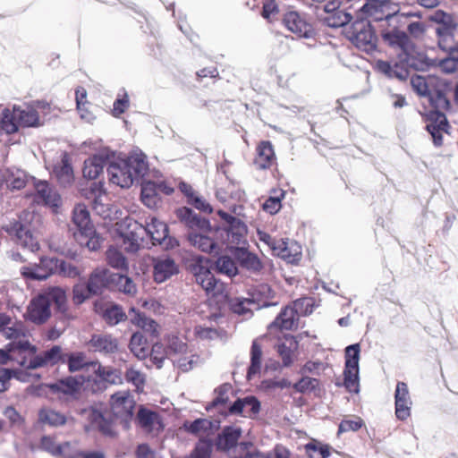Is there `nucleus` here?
<instances>
[{
  "label": "nucleus",
  "instance_id": "obj_1",
  "mask_svg": "<svg viewBox=\"0 0 458 458\" xmlns=\"http://www.w3.org/2000/svg\"><path fill=\"white\" fill-rule=\"evenodd\" d=\"M383 41L396 51L394 62L377 61V68L390 79L400 81L407 80L410 69L425 71L429 60L425 53L420 51L406 32L394 29L382 32Z\"/></svg>",
  "mask_w": 458,
  "mask_h": 458
},
{
  "label": "nucleus",
  "instance_id": "obj_2",
  "mask_svg": "<svg viewBox=\"0 0 458 458\" xmlns=\"http://www.w3.org/2000/svg\"><path fill=\"white\" fill-rule=\"evenodd\" d=\"M451 82L440 79L436 81L428 98L435 110L427 114L426 129L432 136L434 144L441 146L443 143V133L447 132L449 123L445 112L451 109L449 94Z\"/></svg>",
  "mask_w": 458,
  "mask_h": 458
},
{
  "label": "nucleus",
  "instance_id": "obj_3",
  "mask_svg": "<svg viewBox=\"0 0 458 458\" xmlns=\"http://www.w3.org/2000/svg\"><path fill=\"white\" fill-rule=\"evenodd\" d=\"M59 362L66 363L68 370L72 373L80 370L92 372L91 363L97 360L89 361L86 353L83 352H74L65 353L59 345H54L50 349L40 352L29 360H22L21 365L30 369L55 366Z\"/></svg>",
  "mask_w": 458,
  "mask_h": 458
},
{
  "label": "nucleus",
  "instance_id": "obj_4",
  "mask_svg": "<svg viewBox=\"0 0 458 458\" xmlns=\"http://www.w3.org/2000/svg\"><path fill=\"white\" fill-rule=\"evenodd\" d=\"M52 303L59 311H65L66 294L63 288L49 287L34 297L27 307L26 318L37 325L46 323L51 317Z\"/></svg>",
  "mask_w": 458,
  "mask_h": 458
},
{
  "label": "nucleus",
  "instance_id": "obj_5",
  "mask_svg": "<svg viewBox=\"0 0 458 458\" xmlns=\"http://www.w3.org/2000/svg\"><path fill=\"white\" fill-rule=\"evenodd\" d=\"M143 159L122 157L112 153L106 168L109 182L121 188H129L137 180L142 168Z\"/></svg>",
  "mask_w": 458,
  "mask_h": 458
},
{
  "label": "nucleus",
  "instance_id": "obj_6",
  "mask_svg": "<svg viewBox=\"0 0 458 458\" xmlns=\"http://www.w3.org/2000/svg\"><path fill=\"white\" fill-rule=\"evenodd\" d=\"M47 106L48 104L38 101L35 106L22 107L14 105L12 110L4 108L1 114V127L7 134L16 132L19 126L38 127L42 123L37 109Z\"/></svg>",
  "mask_w": 458,
  "mask_h": 458
},
{
  "label": "nucleus",
  "instance_id": "obj_7",
  "mask_svg": "<svg viewBox=\"0 0 458 458\" xmlns=\"http://www.w3.org/2000/svg\"><path fill=\"white\" fill-rule=\"evenodd\" d=\"M188 270L193 276L208 296L224 297L226 295V285L216 279L208 267V259L200 255H194L189 260Z\"/></svg>",
  "mask_w": 458,
  "mask_h": 458
},
{
  "label": "nucleus",
  "instance_id": "obj_8",
  "mask_svg": "<svg viewBox=\"0 0 458 458\" xmlns=\"http://www.w3.org/2000/svg\"><path fill=\"white\" fill-rule=\"evenodd\" d=\"M72 223L76 227L73 236L76 242L89 250H97L100 248L101 239L96 233L90 221L89 212L85 205H77L72 212Z\"/></svg>",
  "mask_w": 458,
  "mask_h": 458
},
{
  "label": "nucleus",
  "instance_id": "obj_9",
  "mask_svg": "<svg viewBox=\"0 0 458 458\" xmlns=\"http://www.w3.org/2000/svg\"><path fill=\"white\" fill-rule=\"evenodd\" d=\"M2 334L6 339L11 340L8 344L10 352L17 351L19 353H22L27 352L30 355L29 359L24 357L23 360H29L38 354L36 353V347L31 345L27 338L28 330L22 322L13 320L10 317V323L4 327Z\"/></svg>",
  "mask_w": 458,
  "mask_h": 458
},
{
  "label": "nucleus",
  "instance_id": "obj_10",
  "mask_svg": "<svg viewBox=\"0 0 458 458\" xmlns=\"http://www.w3.org/2000/svg\"><path fill=\"white\" fill-rule=\"evenodd\" d=\"M346 35L360 50L367 54L376 51L377 38L369 21L365 19L355 21L346 30Z\"/></svg>",
  "mask_w": 458,
  "mask_h": 458
},
{
  "label": "nucleus",
  "instance_id": "obj_11",
  "mask_svg": "<svg viewBox=\"0 0 458 458\" xmlns=\"http://www.w3.org/2000/svg\"><path fill=\"white\" fill-rule=\"evenodd\" d=\"M270 289L267 284L260 285L251 293L249 298L234 297L229 301L231 310L238 315L250 318L253 310H260L276 305V302H269L266 299L260 297L261 294L269 293Z\"/></svg>",
  "mask_w": 458,
  "mask_h": 458
},
{
  "label": "nucleus",
  "instance_id": "obj_12",
  "mask_svg": "<svg viewBox=\"0 0 458 458\" xmlns=\"http://www.w3.org/2000/svg\"><path fill=\"white\" fill-rule=\"evenodd\" d=\"M134 406V398L129 391H120L112 394L110 398L112 421L119 422L124 428H128L129 421L133 416Z\"/></svg>",
  "mask_w": 458,
  "mask_h": 458
},
{
  "label": "nucleus",
  "instance_id": "obj_13",
  "mask_svg": "<svg viewBox=\"0 0 458 458\" xmlns=\"http://www.w3.org/2000/svg\"><path fill=\"white\" fill-rule=\"evenodd\" d=\"M360 344H354L345 348V367L344 385L349 392H359Z\"/></svg>",
  "mask_w": 458,
  "mask_h": 458
},
{
  "label": "nucleus",
  "instance_id": "obj_14",
  "mask_svg": "<svg viewBox=\"0 0 458 458\" xmlns=\"http://www.w3.org/2000/svg\"><path fill=\"white\" fill-rule=\"evenodd\" d=\"M3 229L10 235L16 238L18 244L23 248L28 249L31 252L39 250V243L36 237L33 235L30 226L22 223L21 219L13 221L4 225Z\"/></svg>",
  "mask_w": 458,
  "mask_h": 458
},
{
  "label": "nucleus",
  "instance_id": "obj_15",
  "mask_svg": "<svg viewBox=\"0 0 458 458\" xmlns=\"http://www.w3.org/2000/svg\"><path fill=\"white\" fill-rule=\"evenodd\" d=\"M218 216L225 221L226 227L225 231L230 244H240L245 242L247 233L246 225L239 218L223 211L218 210Z\"/></svg>",
  "mask_w": 458,
  "mask_h": 458
},
{
  "label": "nucleus",
  "instance_id": "obj_16",
  "mask_svg": "<svg viewBox=\"0 0 458 458\" xmlns=\"http://www.w3.org/2000/svg\"><path fill=\"white\" fill-rule=\"evenodd\" d=\"M284 26L293 33L304 38H310L314 35V30L304 15L295 11L287 12L283 18Z\"/></svg>",
  "mask_w": 458,
  "mask_h": 458
},
{
  "label": "nucleus",
  "instance_id": "obj_17",
  "mask_svg": "<svg viewBox=\"0 0 458 458\" xmlns=\"http://www.w3.org/2000/svg\"><path fill=\"white\" fill-rule=\"evenodd\" d=\"M217 231L210 226V232H189L187 240L189 243L205 253H212L219 250L218 242L215 239Z\"/></svg>",
  "mask_w": 458,
  "mask_h": 458
},
{
  "label": "nucleus",
  "instance_id": "obj_18",
  "mask_svg": "<svg viewBox=\"0 0 458 458\" xmlns=\"http://www.w3.org/2000/svg\"><path fill=\"white\" fill-rule=\"evenodd\" d=\"M177 218L190 232H210V222L208 219L200 216L191 208L182 207L175 211Z\"/></svg>",
  "mask_w": 458,
  "mask_h": 458
},
{
  "label": "nucleus",
  "instance_id": "obj_19",
  "mask_svg": "<svg viewBox=\"0 0 458 458\" xmlns=\"http://www.w3.org/2000/svg\"><path fill=\"white\" fill-rule=\"evenodd\" d=\"M177 218L190 232H210V222L208 219L200 216L191 208L182 207L175 211Z\"/></svg>",
  "mask_w": 458,
  "mask_h": 458
},
{
  "label": "nucleus",
  "instance_id": "obj_20",
  "mask_svg": "<svg viewBox=\"0 0 458 458\" xmlns=\"http://www.w3.org/2000/svg\"><path fill=\"white\" fill-rule=\"evenodd\" d=\"M86 382H91V376H70L52 384L50 388L53 392L63 393L66 395H75L80 393Z\"/></svg>",
  "mask_w": 458,
  "mask_h": 458
},
{
  "label": "nucleus",
  "instance_id": "obj_21",
  "mask_svg": "<svg viewBox=\"0 0 458 458\" xmlns=\"http://www.w3.org/2000/svg\"><path fill=\"white\" fill-rule=\"evenodd\" d=\"M58 259L42 258L39 264L33 267H24L22 275L31 279L44 280L52 274L57 272Z\"/></svg>",
  "mask_w": 458,
  "mask_h": 458
},
{
  "label": "nucleus",
  "instance_id": "obj_22",
  "mask_svg": "<svg viewBox=\"0 0 458 458\" xmlns=\"http://www.w3.org/2000/svg\"><path fill=\"white\" fill-rule=\"evenodd\" d=\"M36 200L43 203L56 211L62 199L57 191L47 181H38L34 183Z\"/></svg>",
  "mask_w": 458,
  "mask_h": 458
},
{
  "label": "nucleus",
  "instance_id": "obj_23",
  "mask_svg": "<svg viewBox=\"0 0 458 458\" xmlns=\"http://www.w3.org/2000/svg\"><path fill=\"white\" fill-rule=\"evenodd\" d=\"M145 233L149 236L152 244H165V248L173 247L172 239L168 238V226L164 222L151 218L150 223L145 225Z\"/></svg>",
  "mask_w": 458,
  "mask_h": 458
},
{
  "label": "nucleus",
  "instance_id": "obj_24",
  "mask_svg": "<svg viewBox=\"0 0 458 458\" xmlns=\"http://www.w3.org/2000/svg\"><path fill=\"white\" fill-rule=\"evenodd\" d=\"M437 45L444 52L458 51V22L450 27H437Z\"/></svg>",
  "mask_w": 458,
  "mask_h": 458
},
{
  "label": "nucleus",
  "instance_id": "obj_25",
  "mask_svg": "<svg viewBox=\"0 0 458 458\" xmlns=\"http://www.w3.org/2000/svg\"><path fill=\"white\" fill-rule=\"evenodd\" d=\"M395 415L401 420H405L411 415V400L408 386L404 382H398L395 394Z\"/></svg>",
  "mask_w": 458,
  "mask_h": 458
},
{
  "label": "nucleus",
  "instance_id": "obj_26",
  "mask_svg": "<svg viewBox=\"0 0 458 458\" xmlns=\"http://www.w3.org/2000/svg\"><path fill=\"white\" fill-rule=\"evenodd\" d=\"M89 350L104 355L114 354L118 351V340L108 334L93 335L88 343Z\"/></svg>",
  "mask_w": 458,
  "mask_h": 458
},
{
  "label": "nucleus",
  "instance_id": "obj_27",
  "mask_svg": "<svg viewBox=\"0 0 458 458\" xmlns=\"http://www.w3.org/2000/svg\"><path fill=\"white\" fill-rule=\"evenodd\" d=\"M113 274L107 268L98 267L90 275L88 280L89 290L94 295L101 294L105 289L111 288Z\"/></svg>",
  "mask_w": 458,
  "mask_h": 458
},
{
  "label": "nucleus",
  "instance_id": "obj_28",
  "mask_svg": "<svg viewBox=\"0 0 458 458\" xmlns=\"http://www.w3.org/2000/svg\"><path fill=\"white\" fill-rule=\"evenodd\" d=\"M92 373L96 378H92L95 384L109 383L112 385L121 384L123 381L122 373L116 369L111 367H104L99 361L91 363Z\"/></svg>",
  "mask_w": 458,
  "mask_h": 458
},
{
  "label": "nucleus",
  "instance_id": "obj_29",
  "mask_svg": "<svg viewBox=\"0 0 458 458\" xmlns=\"http://www.w3.org/2000/svg\"><path fill=\"white\" fill-rule=\"evenodd\" d=\"M110 160L108 153L94 155L84 161L83 176L89 180H94L103 173L105 167L107 168Z\"/></svg>",
  "mask_w": 458,
  "mask_h": 458
},
{
  "label": "nucleus",
  "instance_id": "obj_30",
  "mask_svg": "<svg viewBox=\"0 0 458 458\" xmlns=\"http://www.w3.org/2000/svg\"><path fill=\"white\" fill-rule=\"evenodd\" d=\"M260 411V402L254 396L238 398L230 405L228 412L230 414H241L244 417L252 418Z\"/></svg>",
  "mask_w": 458,
  "mask_h": 458
},
{
  "label": "nucleus",
  "instance_id": "obj_31",
  "mask_svg": "<svg viewBox=\"0 0 458 458\" xmlns=\"http://www.w3.org/2000/svg\"><path fill=\"white\" fill-rule=\"evenodd\" d=\"M53 174L58 182L64 187L73 182V170L67 153H64L61 160L54 165Z\"/></svg>",
  "mask_w": 458,
  "mask_h": 458
},
{
  "label": "nucleus",
  "instance_id": "obj_32",
  "mask_svg": "<svg viewBox=\"0 0 458 458\" xmlns=\"http://www.w3.org/2000/svg\"><path fill=\"white\" fill-rule=\"evenodd\" d=\"M299 316L292 306H286L281 310L276 319L269 325V328L278 327L281 330H293L298 326Z\"/></svg>",
  "mask_w": 458,
  "mask_h": 458
},
{
  "label": "nucleus",
  "instance_id": "obj_33",
  "mask_svg": "<svg viewBox=\"0 0 458 458\" xmlns=\"http://www.w3.org/2000/svg\"><path fill=\"white\" fill-rule=\"evenodd\" d=\"M177 273V266L171 258L159 259L154 265V279L157 283H163Z\"/></svg>",
  "mask_w": 458,
  "mask_h": 458
},
{
  "label": "nucleus",
  "instance_id": "obj_34",
  "mask_svg": "<svg viewBox=\"0 0 458 458\" xmlns=\"http://www.w3.org/2000/svg\"><path fill=\"white\" fill-rule=\"evenodd\" d=\"M234 255L241 266L250 272L258 273L263 267L259 257L245 248H237Z\"/></svg>",
  "mask_w": 458,
  "mask_h": 458
},
{
  "label": "nucleus",
  "instance_id": "obj_35",
  "mask_svg": "<svg viewBox=\"0 0 458 458\" xmlns=\"http://www.w3.org/2000/svg\"><path fill=\"white\" fill-rule=\"evenodd\" d=\"M148 165L145 162V176L148 174ZM163 188L162 182H155L148 181L145 178V207L149 208H157L161 204V199L158 191Z\"/></svg>",
  "mask_w": 458,
  "mask_h": 458
},
{
  "label": "nucleus",
  "instance_id": "obj_36",
  "mask_svg": "<svg viewBox=\"0 0 458 458\" xmlns=\"http://www.w3.org/2000/svg\"><path fill=\"white\" fill-rule=\"evenodd\" d=\"M241 435V428L233 426L225 427L216 440L217 448L225 451L234 447Z\"/></svg>",
  "mask_w": 458,
  "mask_h": 458
},
{
  "label": "nucleus",
  "instance_id": "obj_37",
  "mask_svg": "<svg viewBox=\"0 0 458 458\" xmlns=\"http://www.w3.org/2000/svg\"><path fill=\"white\" fill-rule=\"evenodd\" d=\"M274 253L289 263H294L300 259V246L289 243L283 239L278 240V244L274 247Z\"/></svg>",
  "mask_w": 458,
  "mask_h": 458
},
{
  "label": "nucleus",
  "instance_id": "obj_38",
  "mask_svg": "<svg viewBox=\"0 0 458 458\" xmlns=\"http://www.w3.org/2000/svg\"><path fill=\"white\" fill-rule=\"evenodd\" d=\"M275 158L273 146L269 141H262L257 148V157L254 164L259 169L268 168Z\"/></svg>",
  "mask_w": 458,
  "mask_h": 458
},
{
  "label": "nucleus",
  "instance_id": "obj_39",
  "mask_svg": "<svg viewBox=\"0 0 458 458\" xmlns=\"http://www.w3.org/2000/svg\"><path fill=\"white\" fill-rule=\"evenodd\" d=\"M3 173L4 174V182L7 186L13 190L23 188L29 180V175L25 171L21 169H8Z\"/></svg>",
  "mask_w": 458,
  "mask_h": 458
},
{
  "label": "nucleus",
  "instance_id": "obj_40",
  "mask_svg": "<svg viewBox=\"0 0 458 458\" xmlns=\"http://www.w3.org/2000/svg\"><path fill=\"white\" fill-rule=\"evenodd\" d=\"M297 347L298 343L293 338L286 339L276 346L277 352L284 367H289L293 364Z\"/></svg>",
  "mask_w": 458,
  "mask_h": 458
},
{
  "label": "nucleus",
  "instance_id": "obj_41",
  "mask_svg": "<svg viewBox=\"0 0 458 458\" xmlns=\"http://www.w3.org/2000/svg\"><path fill=\"white\" fill-rule=\"evenodd\" d=\"M106 259L107 264L117 270L126 272L129 267L128 260L120 250L114 246H110L106 252Z\"/></svg>",
  "mask_w": 458,
  "mask_h": 458
},
{
  "label": "nucleus",
  "instance_id": "obj_42",
  "mask_svg": "<svg viewBox=\"0 0 458 458\" xmlns=\"http://www.w3.org/2000/svg\"><path fill=\"white\" fill-rule=\"evenodd\" d=\"M38 418L42 423L52 427H60L68 421V418L64 414L50 408L41 409Z\"/></svg>",
  "mask_w": 458,
  "mask_h": 458
},
{
  "label": "nucleus",
  "instance_id": "obj_43",
  "mask_svg": "<svg viewBox=\"0 0 458 458\" xmlns=\"http://www.w3.org/2000/svg\"><path fill=\"white\" fill-rule=\"evenodd\" d=\"M111 288L116 289L127 295H134L137 292L136 284L125 275L114 273Z\"/></svg>",
  "mask_w": 458,
  "mask_h": 458
},
{
  "label": "nucleus",
  "instance_id": "obj_44",
  "mask_svg": "<svg viewBox=\"0 0 458 458\" xmlns=\"http://www.w3.org/2000/svg\"><path fill=\"white\" fill-rule=\"evenodd\" d=\"M102 317L107 324L114 326L125 320L127 315L121 306L117 304H106L103 308Z\"/></svg>",
  "mask_w": 458,
  "mask_h": 458
},
{
  "label": "nucleus",
  "instance_id": "obj_45",
  "mask_svg": "<svg viewBox=\"0 0 458 458\" xmlns=\"http://www.w3.org/2000/svg\"><path fill=\"white\" fill-rule=\"evenodd\" d=\"M262 349L258 340H254L250 348V365L248 369L249 378L255 376L261 369Z\"/></svg>",
  "mask_w": 458,
  "mask_h": 458
},
{
  "label": "nucleus",
  "instance_id": "obj_46",
  "mask_svg": "<svg viewBox=\"0 0 458 458\" xmlns=\"http://www.w3.org/2000/svg\"><path fill=\"white\" fill-rule=\"evenodd\" d=\"M83 413L90 420L93 425L97 426L106 434L111 433L110 423L106 420L105 415L94 408L85 409Z\"/></svg>",
  "mask_w": 458,
  "mask_h": 458
},
{
  "label": "nucleus",
  "instance_id": "obj_47",
  "mask_svg": "<svg viewBox=\"0 0 458 458\" xmlns=\"http://www.w3.org/2000/svg\"><path fill=\"white\" fill-rule=\"evenodd\" d=\"M164 429L160 416L154 411L145 409V434L157 435Z\"/></svg>",
  "mask_w": 458,
  "mask_h": 458
},
{
  "label": "nucleus",
  "instance_id": "obj_48",
  "mask_svg": "<svg viewBox=\"0 0 458 458\" xmlns=\"http://www.w3.org/2000/svg\"><path fill=\"white\" fill-rule=\"evenodd\" d=\"M439 79H430L428 81L425 77L422 76H413L411 79V84L413 90L420 96L428 97L430 93L432 87Z\"/></svg>",
  "mask_w": 458,
  "mask_h": 458
},
{
  "label": "nucleus",
  "instance_id": "obj_49",
  "mask_svg": "<svg viewBox=\"0 0 458 458\" xmlns=\"http://www.w3.org/2000/svg\"><path fill=\"white\" fill-rule=\"evenodd\" d=\"M216 268L218 273L229 277L235 276L238 274L235 261L227 255H222L216 260Z\"/></svg>",
  "mask_w": 458,
  "mask_h": 458
},
{
  "label": "nucleus",
  "instance_id": "obj_50",
  "mask_svg": "<svg viewBox=\"0 0 458 458\" xmlns=\"http://www.w3.org/2000/svg\"><path fill=\"white\" fill-rule=\"evenodd\" d=\"M213 428V422L208 419H197L193 421H185L183 428L190 434L199 435L200 433H207Z\"/></svg>",
  "mask_w": 458,
  "mask_h": 458
},
{
  "label": "nucleus",
  "instance_id": "obj_51",
  "mask_svg": "<svg viewBox=\"0 0 458 458\" xmlns=\"http://www.w3.org/2000/svg\"><path fill=\"white\" fill-rule=\"evenodd\" d=\"M446 53L447 56L439 61L438 67L445 73H454L458 71V51Z\"/></svg>",
  "mask_w": 458,
  "mask_h": 458
},
{
  "label": "nucleus",
  "instance_id": "obj_52",
  "mask_svg": "<svg viewBox=\"0 0 458 458\" xmlns=\"http://www.w3.org/2000/svg\"><path fill=\"white\" fill-rule=\"evenodd\" d=\"M314 301L312 298L303 297L293 301L292 307L299 316H307L313 311Z\"/></svg>",
  "mask_w": 458,
  "mask_h": 458
},
{
  "label": "nucleus",
  "instance_id": "obj_53",
  "mask_svg": "<svg viewBox=\"0 0 458 458\" xmlns=\"http://www.w3.org/2000/svg\"><path fill=\"white\" fill-rule=\"evenodd\" d=\"M211 452L212 443L209 440H199L191 454L184 458H210Z\"/></svg>",
  "mask_w": 458,
  "mask_h": 458
},
{
  "label": "nucleus",
  "instance_id": "obj_54",
  "mask_svg": "<svg viewBox=\"0 0 458 458\" xmlns=\"http://www.w3.org/2000/svg\"><path fill=\"white\" fill-rule=\"evenodd\" d=\"M123 244L128 252H136L140 248V237L134 229L123 233Z\"/></svg>",
  "mask_w": 458,
  "mask_h": 458
},
{
  "label": "nucleus",
  "instance_id": "obj_55",
  "mask_svg": "<svg viewBox=\"0 0 458 458\" xmlns=\"http://www.w3.org/2000/svg\"><path fill=\"white\" fill-rule=\"evenodd\" d=\"M167 355V349L164 348L162 344L156 343L153 344L149 359L157 369H161Z\"/></svg>",
  "mask_w": 458,
  "mask_h": 458
},
{
  "label": "nucleus",
  "instance_id": "obj_56",
  "mask_svg": "<svg viewBox=\"0 0 458 458\" xmlns=\"http://www.w3.org/2000/svg\"><path fill=\"white\" fill-rule=\"evenodd\" d=\"M91 295H94L89 290V285L87 284H77L73 286L72 301L75 304L80 305L83 303Z\"/></svg>",
  "mask_w": 458,
  "mask_h": 458
},
{
  "label": "nucleus",
  "instance_id": "obj_57",
  "mask_svg": "<svg viewBox=\"0 0 458 458\" xmlns=\"http://www.w3.org/2000/svg\"><path fill=\"white\" fill-rule=\"evenodd\" d=\"M131 352L139 360L143 359V334L137 331L132 334L129 344Z\"/></svg>",
  "mask_w": 458,
  "mask_h": 458
},
{
  "label": "nucleus",
  "instance_id": "obj_58",
  "mask_svg": "<svg viewBox=\"0 0 458 458\" xmlns=\"http://www.w3.org/2000/svg\"><path fill=\"white\" fill-rule=\"evenodd\" d=\"M92 186H94V188H92V194L94 195L92 208L96 211V213L106 217L108 216V214L107 208L102 203V190L100 189V187L97 186L96 182L92 183Z\"/></svg>",
  "mask_w": 458,
  "mask_h": 458
},
{
  "label": "nucleus",
  "instance_id": "obj_59",
  "mask_svg": "<svg viewBox=\"0 0 458 458\" xmlns=\"http://www.w3.org/2000/svg\"><path fill=\"white\" fill-rule=\"evenodd\" d=\"M168 354H184L187 352V344L178 336L171 335L167 338Z\"/></svg>",
  "mask_w": 458,
  "mask_h": 458
},
{
  "label": "nucleus",
  "instance_id": "obj_60",
  "mask_svg": "<svg viewBox=\"0 0 458 458\" xmlns=\"http://www.w3.org/2000/svg\"><path fill=\"white\" fill-rule=\"evenodd\" d=\"M57 457L78 458L81 451L77 448L76 443L64 442L59 444Z\"/></svg>",
  "mask_w": 458,
  "mask_h": 458
},
{
  "label": "nucleus",
  "instance_id": "obj_61",
  "mask_svg": "<svg viewBox=\"0 0 458 458\" xmlns=\"http://www.w3.org/2000/svg\"><path fill=\"white\" fill-rule=\"evenodd\" d=\"M59 444L56 443L55 438L50 436H44L40 438L39 449L50 454L53 456L58 455Z\"/></svg>",
  "mask_w": 458,
  "mask_h": 458
},
{
  "label": "nucleus",
  "instance_id": "obj_62",
  "mask_svg": "<svg viewBox=\"0 0 458 458\" xmlns=\"http://www.w3.org/2000/svg\"><path fill=\"white\" fill-rule=\"evenodd\" d=\"M318 386V380L314 377H303L293 385V388L300 393L313 391Z\"/></svg>",
  "mask_w": 458,
  "mask_h": 458
},
{
  "label": "nucleus",
  "instance_id": "obj_63",
  "mask_svg": "<svg viewBox=\"0 0 458 458\" xmlns=\"http://www.w3.org/2000/svg\"><path fill=\"white\" fill-rule=\"evenodd\" d=\"M426 24L422 21H412L408 24L407 31L414 39H422L426 33Z\"/></svg>",
  "mask_w": 458,
  "mask_h": 458
},
{
  "label": "nucleus",
  "instance_id": "obj_64",
  "mask_svg": "<svg viewBox=\"0 0 458 458\" xmlns=\"http://www.w3.org/2000/svg\"><path fill=\"white\" fill-rule=\"evenodd\" d=\"M289 452L282 447L276 446L274 450V453L262 454V453H255L251 454H248L246 458H288Z\"/></svg>",
  "mask_w": 458,
  "mask_h": 458
}]
</instances>
